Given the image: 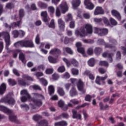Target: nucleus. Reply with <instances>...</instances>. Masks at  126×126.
Returning <instances> with one entry per match:
<instances>
[{
  "instance_id": "nucleus-1",
  "label": "nucleus",
  "mask_w": 126,
  "mask_h": 126,
  "mask_svg": "<svg viewBox=\"0 0 126 126\" xmlns=\"http://www.w3.org/2000/svg\"><path fill=\"white\" fill-rule=\"evenodd\" d=\"M92 33H93V27L90 24H87L81 27L79 30L76 29L75 31V35L80 36V37H85L88 34L91 35Z\"/></svg>"
},
{
  "instance_id": "nucleus-2",
  "label": "nucleus",
  "mask_w": 126,
  "mask_h": 126,
  "mask_svg": "<svg viewBox=\"0 0 126 126\" xmlns=\"http://www.w3.org/2000/svg\"><path fill=\"white\" fill-rule=\"evenodd\" d=\"M1 36H4L5 43V49L6 50L7 52L10 53L11 50L9 49V48L8 47L10 45V35H9V33L7 32H0V37Z\"/></svg>"
},
{
  "instance_id": "nucleus-3",
  "label": "nucleus",
  "mask_w": 126,
  "mask_h": 126,
  "mask_svg": "<svg viewBox=\"0 0 126 126\" xmlns=\"http://www.w3.org/2000/svg\"><path fill=\"white\" fill-rule=\"evenodd\" d=\"M70 81L72 84H77V87L80 92H81L82 94H85L86 92V90L84 89V83L81 81V79H79L78 81L76 79H70Z\"/></svg>"
},
{
  "instance_id": "nucleus-4",
  "label": "nucleus",
  "mask_w": 126,
  "mask_h": 126,
  "mask_svg": "<svg viewBox=\"0 0 126 126\" xmlns=\"http://www.w3.org/2000/svg\"><path fill=\"white\" fill-rule=\"evenodd\" d=\"M0 102L1 103H7L10 105H14V104H15V100L9 94H7L6 96L2 98L0 100Z\"/></svg>"
},
{
  "instance_id": "nucleus-5",
  "label": "nucleus",
  "mask_w": 126,
  "mask_h": 126,
  "mask_svg": "<svg viewBox=\"0 0 126 126\" xmlns=\"http://www.w3.org/2000/svg\"><path fill=\"white\" fill-rule=\"evenodd\" d=\"M21 102H26L28 100H31V95L28 93V92L26 90H23L21 91Z\"/></svg>"
},
{
  "instance_id": "nucleus-6",
  "label": "nucleus",
  "mask_w": 126,
  "mask_h": 126,
  "mask_svg": "<svg viewBox=\"0 0 126 126\" xmlns=\"http://www.w3.org/2000/svg\"><path fill=\"white\" fill-rule=\"evenodd\" d=\"M94 34H97L98 36L102 37L107 35V34H108V31L107 29H100L95 27L94 28Z\"/></svg>"
},
{
  "instance_id": "nucleus-7",
  "label": "nucleus",
  "mask_w": 126,
  "mask_h": 126,
  "mask_svg": "<svg viewBox=\"0 0 126 126\" xmlns=\"http://www.w3.org/2000/svg\"><path fill=\"white\" fill-rule=\"evenodd\" d=\"M22 47L24 48H34V43L32 40H22Z\"/></svg>"
},
{
  "instance_id": "nucleus-8",
  "label": "nucleus",
  "mask_w": 126,
  "mask_h": 126,
  "mask_svg": "<svg viewBox=\"0 0 126 126\" xmlns=\"http://www.w3.org/2000/svg\"><path fill=\"white\" fill-rule=\"evenodd\" d=\"M84 5L86 6V8L89 9L90 10H92L94 7V5L90 0H84Z\"/></svg>"
},
{
  "instance_id": "nucleus-9",
  "label": "nucleus",
  "mask_w": 126,
  "mask_h": 126,
  "mask_svg": "<svg viewBox=\"0 0 126 126\" xmlns=\"http://www.w3.org/2000/svg\"><path fill=\"white\" fill-rule=\"evenodd\" d=\"M98 45H104L106 48H109V49H112V48H115V46L112 45L108 43H105L104 41V39H99L97 40Z\"/></svg>"
},
{
  "instance_id": "nucleus-10",
  "label": "nucleus",
  "mask_w": 126,
  "mask_h": 126,
  "mask_svg": "<svg viewBox=\"0 0 126 126\" xmlns=\"http://www.w3.org/2000/svg\"><path fill=\"white\" fill-rule=\"evenodd\" d=\"M60 7L62 11V13L64 14L67 10H68V6H67V4L66 2H63L60 5Z\"/></svg>"
},
{
  "instance_id": "nucleus-11",
  "label": "nucleus",
  "mask_w": 126,
  "mask_h": 126,
  "mask_svg": "<svg viewBox=\"0 0 126 126\" xmlns=\"http://www.w3.org/2000/svg\"><path fill=\"white\" fill-rule=\"evenodd\" d=\"M107 78H108V75L107 74H106L104 77H100L97 76L96 77L95 82L97 84H98V85H101V81L104 82V80H105Z\"/></svg>"
},
{
  "instance_id": "nucleus-12",
  "label": "nucleus",
  "mask_w": 126,
  "mask_h": 126,
  "mask_svg": "<svg viewBox=\"0 0 126 126\" xmlns=\"http://www.w3.org/2000/svg\"><path fill=\"white\" fill-rule=\"evenodd\" d=\"M0 111L3 112L5 114H8V115L13 114V111H12V110L2 105H0Z\"/></svg>"
},
{
  "instance_id": "nucleus-13",
  "label": "nucleus",
  "mask_w": 126,
  "mask_h": 126,
  "mask_svg": "<svg viewBox=\"0 0 126 126\" xmlns=\"http://www.w3.org/2000/svg\"><path fill=\"white\" fill-rule=\"evenodd\" d=\"M76 46L77 48V51L79 53H80V54H82V55H84L85 53V51L84 50V48H82V44L81 42H77L76 44Z\"/></svg>"
},
{
  "instance_id": "nucleus-14",
  "label": "nucleus",
  "mask_w": 126,
  "mask_h": 126,
  "mask_svg": "<svg viewBox=\"0 0 126 126\" xmlns=\"http://www.w3.org/2000/svg\"><path fill=\"white\" fill-rule=\"evenodd\" d=\"M58 25L60 29L62 31H63L65 27V24L64 23V21H63V19L60 18L58 19Z\"/></svg>"
},
{
  "instance_id": "nucleus-15",
  "label": "nucleus",
  "mask_w": 126,
  "mask_h": 126,
  "mask_svg": "<svg viewBox=\"0 0 126 126\" xmlns=\"http://www.w3.org/2000/svg\"><path fill=\"white\" fill-rule=\"evenodd\" d=\"M104 10L102 7L100 6L96 7L94 12V15H99V14H104Z\"/></svg>"
},
{
  "instance_id": "nucleus-16",
  "label": "nucleus",
  "mask_w": 126,
  "mask_h": 126,
  "mask_svg": "<svg viewBox=\"0 0 126 126\" xmlns=\"http://www.w3.org/2000/svg\"><path fill=\"white\" fill-rule=\"evenodd\" d=\"M41 16H42V17H43V21L44 22H49V21H50V18H49V17H48V13L47 12V11H44L41 12Z\"/></svg>"
},
{
  "instance_id": "nucleus-17",
  "label": "nucleus",
  "mask_w": 126,
  "mask_h": 126,
  "mask_svg": "<svg viewBox=\"0 0 126 126\" xmlns=\"http://www.w3.org/2000/svg\"><path fill=\"white\" fill-rule=\"evenodd\" d=\"M114 54L113 53H108L107 52H104L102 54V57L103 58H108L110 62L112 63L113 62V57L114 56Z\"/></svg>"
},
{
  "instance_id": "nucleus-18",
  "label": "nucleus",
  "mask_w": 126,
  "mask_h": 126,
  "mask_svg": "<svg viewBox=\"0 0 126 126\" xmlns=\"http://www.w3.org/2000/svg\"><path fill=\"white\" fill-rule=\"evenodd\" d=\"M72 112L73 114V119H77V120H81V114H77V111L74 109H73Z\"/></svg>"
},
{
  "instance_id": "nucleus-19",
  "label": "nucleus",
  "mask_w": 126,
  "mask_h": 126,
  "mask_svg": "<svg viewBox=\"0 0 126 126\" xmlns=\"http://www.w3.org/2000/svg\"><path fill=\"white\" fill-rule=\"evenodd\" d=\"M36 126H49V121L46 119L40 121Z\"/></svg>"
},
{
  "instance_id": "nucleus-20",
  "label": "nucleus",
  "mask_w": 126,
  "mask_h": 126,
  "mask_svg": "<svg viewBox=\"0 0 126 126\" xmlns=\"http://www.w3.org/2000/svg\"><path fill=\"white\" fill-rule=\"evenodd\" d=\"M81 4V0H73V1L72 2V6L74 9H76V8L78 7Z\"/></svg>"
},
{
  "instance_id": "nucleus-21",
  "label": "nucleus",
  "mask_w": 126,
  "mask_h": 126,
  "mask_svg": "<svg viewBox=\"0 0 126 126\" xmlns=\"http://www.w3.org/2000/svg\"><path fill=\"white\" fill-rule=\"evenodd\" d=\"M51 55H61L62 54V52L61 51V50L58 48H54L52 49L49 52Z\"/></svg>"
},
{
  "instance_id": "nucleus-22",
  "label": "nucleus",
  "mask_w": 126,
  "mask_h": 126,
  "mask_svg": "<svg viewBox=\"0 0 126 126\" xmlns=\"http://www.w3.org/2000/svg\"><path fill=\"white\" fill-rule=\"evenodd\" d=\"M111 13H112V15H113L114 16H115V17L117 18L118 20H121V19H122V17L121 16V14L118 11H117L116 10H112L111 11Z\"/></svg>"
},
{
  "instance_id": "nucleus-23",
  "label": "nucleus",
  "mask_w": 126,
  "mask_h": 126,
  "mask_svg": "<svg viewBox=\"0 0 126 126\" xmlns=\"http://www.w3.org/2000/svg\"><path fill=\"white\" fill-rule=\"evenodd\" d=\"M79 103V101L76 100L75 99H73L70 100V102L68 103L67 106L68 107L72 108V107H73V105H77Z\"/></svg>"
},
{
  "instance_id": "nucleus-24",
  "label": "nucleus",
  "mask_w": 126,
  "mask_h": 126,
  "mask_svg": "<svg viewBox=\"0 0 126 126\" xmlns=\"http://www.w3.org/2000/svg\"><path fill=\"white\" fill-rule=\"evenodd\" d=\"M70 93V96L71 97H74V96H76L78 95L77 91H76V89L73 87L71 88V89L70 90L69 92Z\"/></svg>"
},
{
  "instance_id": "nucleus-25",
  "label": "nucleus",
  "mask_w": 126,
  "mask_h": 126,
  "mask_svg": "<svg viewBox=\"0 0 126 126\" xmlns=\"http://www.w3.org/2000/svg\"><path fill=\"white\" fill-rule=\"evenodd\" d=\"M5 90H6V85L5 83H2L0 86V95H2L4 92H5Z\"/></svg>"
},
{
  "instance_id": "nucleus-26",
  "label": "nucleus",
  "mask_w": 126,
  "mask_h": 126,
  "mask_svg": "<svg viewBox=\"0 0 126 126\" xmlns=\"http://www.w3.org/2000/svg\"><path fill=\"white\" fill-rule=\"evenodd\" d=\"M55 126H67V122L65 121H62L60 122H56L54 124Z\"/></svg>"
},
{
  "instance_id": "nucleus-27",
  "label": "nucleus",
  "mask_w": 126,
  "mask_h": 126,
  "mask_svg": "<svg viewBox=\"0 0 126 126\" xmlns=\"http://www.w3.org/2000/svg\"><path fill=\"white\" fill-rule=\"evenodd\" d=\"M31 101L33 102V104L34 105H36V106H38V107H40V106H42V101L40 100L39 99H32Z\"/></svg>"
},
{
  "instance_id": "nucleus-28",
  "label": "nucleus",
  "mask_w": 126,
  "mask_h": 126,
  "mask_svg": "<svg viewBox=\"0 0 126 126\" xmlns=\"http://www.w3.org/2000/svg\"><path fill=\"white\" fill-rule=\"evenodd\" d=\"M57 92L60 96H64L65 95V92L63 88L58 87Z\"/></svg>"
},
{
  "instance_id": "nucleus-29",
  "label": "nucleus",
  "mask_w": 126,
  "mask_h": 126,
  "mask_svg": "<svg viewBox=\"0 0 126 126\" xmlns=\"http://www.w3.org/2000/svg\"><path fill=\"white\" fill-rule=\"evenodd\" d=\"M48 92L49 95H53V94L55 93V88H54V86L50 85L48 87Z\"/></svg>"
},
{
  "instance_id": "nucleus-30",
  "label": "nucleus",
  "mask_w": 126,
  "mask_h": 126,
  "mask_svg": "<svg viewBox=\"0 0 126 126\" xmlns=\"http://www.w3.org/2000/svg\"><path fill=\"white\" fill-rule=\"evenodd\" d=\"M61 41L62 43H64V44H68V43H69V38L67 37H62L61 38Z\"/></svg>"
},
{
  "instance_id": "nucleus-31",
  "label": "nucleus",
  "mask_w": 126,
  "mask_h": 126,
  "mask_svg": "<svg viewBox=\"0 0 126 126\" xmlns=\"http://www.w3.org/2000/svg\"><path fill=\"white\" fill-rule=\"evenodd\" d=\"M62 118H63V119H68V114H67V113H63L58 117H57V119H55V120H59L60 119H62Z\"/></svg>"
},
{
  "instance_id": "nucleus-32",
  "label": "nucleus",
  "mask_w": 126,
  "mask_h": 126,
  "mask_svg": "<svg viewBox=\"0 0 126 126\" xmlns=\"http://www.w3.org/2000/svg\"><path fill=\"white\" fill-rule=\"evenodd\" d=\"M48 60L49 62H50L51 63H57L58 62L57 61V59L54 58L52 56L48 57Z\"/></svg>"
},
{
  "instance_id": "nucleus-33",
  "label": "nucleus",
  "mask_w": 126,
  "mask_h": 126,
  "mask_svg": "<svg viewBox=\"0 0 126 126\" xmlns=\"http://www.w3.org/2000/svg\"><path fill=\"white\" fill-rule=\"evenodd\" d=\"M63 52H66V53L70 54V55H72V54H73V52H72V50H71V49H70L69 47L63 48Z\"/></svg>"
},
{
  "instance_id": "nucleus-34",
  "label": "nucleus",
  "mask_w": 126,
  "mask_h": 126,
  "mask_svg": "<svg viewBox=\"0 0 126 126\" xmlns=\"http://www.w3.org/2000/svg\"><path fill=\"white\" fill-rule=\"evenodd\" d=\"M102 53V48L96 47L94 49V53L96 56H99Z\"/></svg>"
},
{
  "instance_id": "nucleus-35",
  "label": "nucleus",
  "mask_w": 126,
  "mask_h": 126,
  "mask_svg": "<svg viewBox=\"0 0 126 126\" xmlns=\"http://www.w3.org/2000/svg\"><path fill=\"white\" fill-rule=\"evenodd\" d=\"M22 23V22H21V19H20V20L19 21L17 22L16 23L14 22L13 23L12 25V26H14V27H21V24Z\"/></svg>"
},
{
  "instance_id": "nucleus-36",
  "label": "nucleus",
  "mask_w": 126,
  "mask_h": 126,
  "mask_svg": "<svg viewBox=\"0 0 126 126\" xmlns=\"http://www.w3.org/2000/svg\"><path fill=\"white\" fill-rule=\"evenodd\" d=\"M88 63L90 66H93L95 64V59L91 58L88 61Z\"/></svg>"
},
{
  "instance_id": "nucleus-37",
  "label": "nucleus",
  "mask_w": 126,
  "mask_h": 126,
  "mask_svg": "<svg viewBox=\"0 0 126 126\" xmlns=\"http://www.w3.org/2000/svg\"><path fill=\"white\" fill-rule=\"evenodd\" d=\"M9 119L11 122L17 123V120L16 119V116L15 115H10L9 116Z\"/></svg>"
},
{
  "instance_id": "nucleus-38",
  "label": "nucleus",
  "mask_w": 126,
  "mask_h": 126,
  "mask_svg": "<svg viewBox=\"0 0 126 126\" xmlns=\"http://www.w3.org/2000/svg\"><path fill=\"white\" fill-rule=\"evenodd\" d=\"M38 5L41 8H46V7L48 6V5H47V4L41 1H39L38 2Z\"/></svg>"
},
{
  "instance_id": "nucleus-39",
  "label": "nucleus",
  "mask_w": 126,
  "mask_h": 126,
  "mask_svg": "<svg viewBox=\"0 0 126 126\" xmlns=\"http://www.w3.org/2000/svg\"><path fill=\"white\" fill-rule=\"evenodd\" d=\"M95 97V95H90L89 94H87L85 98V101H88V102H91V98H94Z\"/></svg>"
},
{
  "instance_id": "nucleus-40",
  "label": "nucleus",
  "mask_w": 126,
  "mask_h": 126,
  "mask_svg": "<svg viewBox=\"0 0 126 126\" xmlns=\"http://www.w3.org/2000/svg\"><path fill=\"white\" fill-rule=\"evenodd\" d=\"M18 83L19 84V85H21L22 86H25V85H27L25 81H24L23 80H21L20 78L18 79Z\"/></svg>"
},
{
  "instance_id": "nucleus-41",
  "label": "nucleus",
  "mask_w": 126,
  "mask_h": 126,
  "mask_svg": "<svg viewBox=\"0 0 126 126\" xmlns=\"http://www.w3.org/2000/svg\"><path fill=\"white\" fill-rule=\"evenodd\" d=\"M19 15L20 18H22L25 15V11H24V9H20L19 11Z\"/></svg>"
},
{
  "instance_id": "nucleus-42",
  "label": "nucleus",
  "mask_w": 126,
  "mask_h": 126,
  "mask_svg": "<svg viewBox=\"0 0 126 126\" xmlns=\"http://www.w3.org/2000/svg\"><path fill=\"white\" fill-rule=\"evenodd\" d=\"M99 64L101 66H109V63L107 61H100Z\"/></svg>"
},
{
  "instance_id": "nucleus-43",
  "label": "nucleus",
  "mask_w": 126,
  "mask_h": 126,
  "mask_svg": "<svg viewBox=\"0 0 126 126\" xmlns=\"http://www.w3.org/2000/svg\"><path fill=\"white\" fill-rule=\"evenodd\" d=\"M8 82L9 85L11 86H14V85H16V82L13 79H9L8 80Z\"/></svg>"
},
{
  "instance_id": "nucleus-44",
  "label": "nucleus",
  "mask_w": 126,
  "mask_h": 126,
  "mask_svg": "<svg viewBox=\"0 0 126 126\" xmlns=\"http://www.w3.org/2000/svg\"><path fill=\"white\" fill-rule=\"evenodd\" d=\"M48 12H49L50 14H54L55 12V8L52 6H49L48 8Z\"/></svg>"
},
{
  "instance_id": "nucleus-45",
  "label": "nucleus",
  "mask_w": 126,
  "mask_h": 126,
  "mask_svg": "<svg viewBox=\"0 0 126 126\" xmlns=\"http://www.w3.org/2000/svg\"><path fill=\"white\" fill-rule=\"evenodd\" d=\"M55 14L57 17H60L61 15H62L61 10H60V8H59V7L56 8Z\"/></svg>"
},
{
  "instance_id": "nucleus-46",
  "label": "nucleus",
  "mask_w": 126,
  "mask_h": 126,
  "mask_svg": "<svg viewBox=\"0 0 126 126\" xmlns=\"http://www.w3.org/2000/svg\"><path fill=\"white\" fill-rule=\"evenodd\" d=\"M21 108H22L23 110H24L25 111H28V110H29V106L26 104H21Z\"/></svg>"
},
{
  "instance_id": "nucleus-47",
  "label": "nucleus",
  "mask_w": 126,
  "mask_h": 126,
  "mask_svg": "<svg viewBox=\"0 0 126 126\" xmlns=\"http://www.w3.org/2000/svg\"><path fill=\"white\" fill-rule=\"evenodd\" d=\"M14 47L16 48H18L19 47H22V40L18 41L14 43Z\"/></svg>"
},
{
  "instance_id": "nucleus-48",
  "label": "nucleus",
  "mask_w": 126,
  "mask_h": 126,
  "mask_svg": "<svg viewBox=\"0 0 126 126\" xmlns=\"http://www.w3.org/2000/svg\"><path fill=\"white\" fill-rule=\"evenodd\" d=\"M33 119L34 121L37 122L39 121V120H41V119H42V117L41 116V115H36L33 116Z\"/></svg>"
},
{
  "instance_id": "nucleus-49",
  "label": "nucleus",
  "mask_w": 126,
  "mask_h": 126,
  "mask_svg": "<svg viewBox=\"0 0 126 126\" xmlns=\"http://www.w3.org/2000/svg\"><path fill=\"white\" fill-rule=\"evenodd\" d=\"M39 80L42 83V84H43V85H44V86H46V85H48V81H47L46 79L42 78L39 79Z\"/></svg>"
},
{
  "instance_id": "nucleus-50",
  "label": "nucleus",
  "mask_w": 126,
  "mask_h": 126,
  "mask_svg": "<svg viewBox=\"0 0 126 126\" xmlns=\"http://www.w3.org/2000/svg\"><path fill=\"white\" fill-rule=\"evenodd\" d=\"M30 87L33 89L34 90H42V89H41V87H40L38 85H34L31 86Z\"/></svg>"
},
{
  "instance_id": "nucleus-51",
  "label": "nucleus",
  "mask_w": 126,
  "mask_h": 126,
  "mask_svg": "<svg viewBox=\"0 0 126 126\" xmlns=\"http://www.w3.org/2000/svg\"><path fill=\"white\" fill-rule=\"evenodd\" d=\"M86 106H89V103H85L81 106H78L76 107V110H79L81 108H84V107H86Z\"/></svg>"
},
{
  "instance_id": "nucleus-52",
  "label": "nucleus",
  "mask_w": 126,
  "mask_h": 126,
  "mask_svg": "<svg viewBox=\"0 0 126 126\" xmlns=\"http://www.w3.org/2000/svg\"><path fill=\"white\" fill-rule=\"evenodd\" d=\"M59 72H64L65 71V68L64 66H60L58 69Z\"/></svg>"
},
{
  "instance_id": "nucleus-53",
  "label": "nucleus",
  "mask_w": 126,
  "mask_h": 126,
  "mask_svg": "<svg viewBox=\"0 0 126 126\" xmlns=\"http://www.w3.org/2000/svg\"><path fill=\"white\" fill-rule=\"evenodd\" d=\"M23 78L27 79V80H29L30 81H33V78L31 77L30 76H28L27 75H24Z\"/></svg>"
},
{
  "instance_id": "nucleus-54",
  "label": "nucleus",
  "mask_w": 126,
  "mask_h": 126,
  "mask_svg": "<svg viewBox=\"0 0 126 126\" xmlns=\"http://www.w3.org/2000/svg\"><path fill=\"white\" fill-rule=\"evenodd\" d=\"M110 21L112 25L116 26L118 25V22H117V21H115V20L113 18H110Z\"/></svg>"
},
{
  "instance_id": "nucleus-55",
  "label": "nucleus",
  "mask_w": 126,
  "mask_h": 126,
  "mask_svg": "<svg viewBox=\"0 0 126 126\" xmlns=\"http://www.w3.org/2000/svg\"><path fill=\"white\" fill-rule=\"evenodd\" d=\"M19 59L23 63V62H24V60H25V55H24V54H23V53H20Z\"/></svg>"
},
{
  "instance_id": "nucleus-56",
  "label": "nucleus",
  "mask_w": 126,
  "mask_h": 126,
  "mask_svg": "<svg viewBox=\"0 0 126 126\" xmlns=\"http://www.w3.org/2000/svg\"><path fill=\"white\" fill-rule=\"evenodd\" d=\"M5 7H6V8H8L9 9H11V8H13V7H14V5H13V4H12L11 3H8L6 5Z\"/></svg>"
},
{
  "instance_id": "nucleus-57",
  "label": "nucleus",
  "mask_w": 126,
  "mask_h": 126,
  "mask_svg": "<svg viewBox=\"0 0 126 126\" xmlns=\"http://www.w3.org/2000/svg\"><path fill=\"white\" fill-rule=\"evenodd\" d=\"M54 71V69L52 68H48L46 70L45 72L46 74H52V73Z\"/></svg>"
},
{
  "instance_id": "nucleus-58",
  "label": "nucleus",
  "mask_w": 126,
  "mask_h": 126,
  "mask_svg": "<svg viewBox=\"0 0 126 126\" xmlns=\"http://www.w3.org/2000/svg\"><path fill=\"white\" fill-rule=\"evenodd\" d=\"M71 63L74 65V66H78V62L76 61L75 59H72L71 61Z\"/></svg>"
},
{
  "instance_id": "nucleus-59",
  "label": "nucleus",
  "mask_w": 126,
  "mask_h": 126,
  "mask_svg": "<svg viewBox=\"0 0 126 126\" xmlns=\"http://www.w3.org/2000/svg\"><path fill=\"white\" fill-rule=\"evenodd\" d=\"M12 34L13 35L14 38H17L19 35V32L17 30H15L12 32Z\"/></svg>"
},
{
  "instance_id": "nucleus-60",
  "label": "nucleus",
  "mask_w": 126,
  "mask_h": 126,
  "mask_svg": "<svg viewBox=\"0 0 126 126\" xmlns=\"http://www.w3.org/2000/svg\"><path fill=\"white\" fill-rule=\"evenodd\" d=\"M72 20V16L71 15V14L68 13L67 14V19H65L66 22H68V21H70Z\"/></svg>"
},
{
  "instance_id": "nucleus-61",
  "label": "nucleus",
  "mask_w": 126,
  "mask_h": 126,
  "mask_svg": "<svg viewBox=\"0 0 126 126\" xmlns=\"http://www.w3.org/2000/svg\"><path fill=\"white\" fill-rule=\"evenodd\" d=\"M34 97H39V98H41L42 99H44V95L41 94H39L38 93H33Z\"/></svg>"
},
{
  "instance_id": "nucleus-62",
  "label": "nucleus",
  "mask_w": 126,
  "mask_h": 126,
  "mask_svg": "<svg viewBox=\"0 0 126 126\" xmlns=\"http://www.w3.org/2000/svg\"><path fill=\"white\" fill-rule=\"evenodd\" d=\"M72 73L73 75H78V70L74 68L71 69Z\"/></svg>"
},
{
  "instance_id": "nucleus-63",
  "label": "nucleus",
  "mask_w": 126,
  "mask_h": 126,
  "mask_svg": "<svg viewBox=\"0 0 126 126\" xmlns=\"http://www.w3.org/2000/svg\"><path fill=\"white\" fill-rule=\"evenodd\" d=\"M49 27L55 28V20L54 19L51 20L50 24L49 25Z\"/></svg>"
},
{
  "instance_id": "nucleus-64",
  "label": "nucleus",
  "mask_w": 126,
  "mask_h": 126,
  "mask_svg": "<svg viewBox=\"0 0 126 126\" xmlns=\"http://www.w3.org/2000/svg\"><path fill=\"white\" fill-rule=\"evenodd\" d=\"M87 53L89 56H92L93 55V48H89Z\"/></svg>"
}]
</instances>
